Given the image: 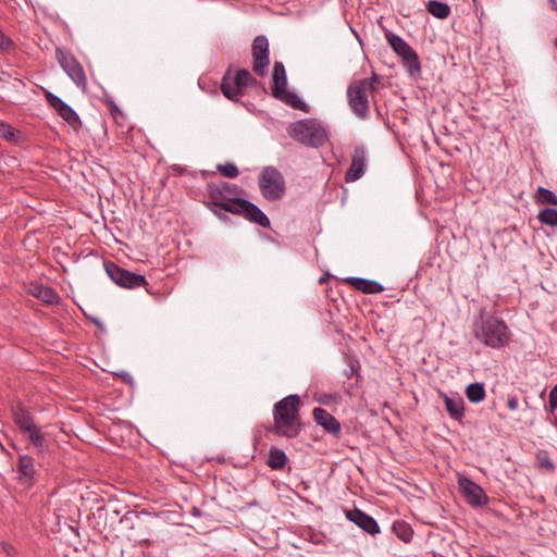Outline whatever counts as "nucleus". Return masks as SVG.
<instances>
[{"label":"nucleus","mask_w":557,"mask_h":557,"mask_svg":"<svg viewBox=\"0 0 557 557\" xmlns=\"http://www.w3.org/2000/svg\"><path fill=\"white\" fill-rule=\"evenodd\" d=\"M232 186L223 183L221 187L211 190V201L207 203L208 208L218 216H220V213L216 208H220L226 212L243 215L262 227L270 226V221L261 209L247 199L232 197Z\"/></svg>","instance_id":"f257e3e1"},{"label":"nucleus","mask_w":557,"mask_h":557,"mask_svg":"<svg viewBox=\"0 0 557 557\" xmlns=\"http://www.w3.org/2000/svg\"><path fill=\"white\" fill-rule=\"evenodd\" d=\"M300 399L297 395H288L274 406V432L286 437H296L300 431Z\"/></svg>","instance_id":"f03ea898"},{"label":"nucleus","mask_w":557,"mask_h":557,"mask_svg":"<svg viewBox=\"0 0 557 557\" xmlns=\"http://www.w3.org/2000/svg\"><path fill=\"white\" fill-rule=\"evenodd\" d=\"M287 133L294 140L314 148L321 147L327 140L324 127L313 119L300 120L289 124Z\"/></svg>","instance_id":"7ed1b4c3"},{"label":"nucleus","mask_w":557,"mask_h":557,"mask_svg":"<svg viewBox=\"0 0 557 557\" xmlns=\"http://www.w3.org/2000/svg\"><path fill=\"white\" fill-rule=\"evenodd\" d=\"M473 332L478 341L491 348H500L509 341L507 325L495 317L482 319L475 324Z\"/></svg>","instance_id":"20e7f679"},{"label":"nucleus","mask_w":557,"mask_h":557,"mask_svg":"<svg viewBox=\"0 0 557 557\" xmlns=\"http://www.w3.org/2000/svg\"><path fill=\"white\" fill-rule=\"evenodd\" d=\"M261 195L270 201L283 198L285 194V180L282 173L274 166H265L258 178Z\"/></svg>","instance_id":"39448f33"},{"label":"nucleus","mask_w":557,"mask_h":557,"mask_svg":"<svg viewBox=\"0 0 557 557\" xmlns=\"http://www.w3.org/2000/svg\"><path fill=\"white\" fill-rule=\"evenodd\" d=\"M373 88L370 79L354 82L347 89L348 102L352 111L360 117H366L369 112L368 92Z\"/></svg>","instance_id":"423d86ee"},{"label":"nucleus","mask_w":557,"mask_h":557,"mask_svg":"<svg viewBox=\"0 0 557 557\" xmlns=\"http://www.w3.org/2000/svg\"><path fill=\"white\" fill-rule=\"evenodd\" d=\"M55 58L60 66L75 83V85L85 91L87 88V78L82 64L72 55L71 52L62 48L55 49Z\"/></svg>","instance_id":"0eeeda50"},{"label":"nucleus","mask_w":557,"mask_h":557,"mask_svg":"<svg viewBox=\"0 0 557 557\" xmlns=\"http://www.w3.org/2000/svg\"><path fill=\"white\" fill-rule=\"evenodd\" d=\"M386 39L395 53L401 58L409 73L411 75L419 73L421 65L416 51L398 35L388 33Z\"/></svg>","instance_id":"6e6552de"},{"label":"nucleus","mask_w":557,"mask_h":557,"mask_svg":"<svg viewBox=\"0 0 557 557\" xmlns=\"http://www.w3.org/2000/svg\"><path fill=\"white\" fill-rule=\"evenodd\" d=\"M106 271L115 284L124 288H135L147 284L144 275L129 272L113 262L106 264Z\"/></svg>","instance_id":"1a4fd4ad"},{"label":"nucleus","mask_w":557,"mask_h":557,"mask_svg":"<svg viewBox=\"0 0 557 557\" xmlns=\"http://www.w3.org/2000/svg\"><path fill=\"white\" fill-rule=\"evenodd\" d=\"M252 70L256 74L263 76L270 63L269 41L265 36H257L252 41Z\"/></svg>","instance_id":"9d476101"},{"label":"nucleus","mask_w":557,"mask_h":557,"mask_svg":"<svg viewBox=\"0 0 557 557\" xmlns=\"http://www.w3.org/2000/svg\"><path fill=\"white\" fill-rule=\"evenodd\" d=\"M458 485L466 500L474 507H481L487 504V496L483 488L472 480L459 475Z\"/></svg>","instance_id":"9b49d317"},{"label":"nucleus","mask_w":557,"mask_h":557,"mask_svg":"<svg viewBox=\"0 0 557 557\" xmlns=\"http://www.w3.org/2000/svg\"><path fill=\"white\" fill-rule=\"evenodd\" d=\"M45 97L48 103L73 129L77 131L82 126V122L77 113L62 99L49 91L46 92Z\"/></svg>","instance_id":"f8f14e48"},{"label":"nucleus","mask_w":557,"mask_h":557,"mask_svg":"<svg viewBox=\"0 0 557 557\" xmlns=\"http://www.w3.org/2000/svg\"><path fill=\"white\" fill-rule=\"evenodd\" d=\"M346 517L349 521L357 524L363 531L369 534H376L380 532L377 522L369 515L364 513L360 509H351L346 512Z\"/></svg>","instance_id":"ddd939ff"},{"label":"nucleus","mask_w":557,"mask_h":557,"mask_svg":"<svg viewBox=\"0 0 557 557\" xmlns=\"http://www.w3.org/2000/svg\"><path fill=\"white\" fill-rule=\"evenodd\" d=\"M366 161L367 157L364 149L362 147H357L352 156L351 164L345 175L346 182H355L363 175Z\"/></svg>","instance_id":"4468645a"},{"label":"nucleus","mask_w":557,"mask_h":557,"mask_svg":"<svg viewBox=\"0 0 557 557\" xmlns=\"http://www.w3.org/2000/svg\"><path fill=\"white\" fill-rule=\"evenodd\" d=\"M314 421L321 425L326 432L338 434L341 432V423L325 409L317 407L313 409Z\"/></svg>","instance_id":"2eb2a0df"},{"label":"nucleus","mask_w":557,"mask_h":557,"mask_svg":"<svg viewBox=\"0 0 557 557\" xmlns=\"http://www.w3.org/2000/svg\"><path fill=\"white\" fill-rule=\"evenodd\" d=\"M12 417L22 433L32 431V429L37 426L30 413L20 403L12 408Z\"/></svg>","instance_id":"dca6fc26"},{"label":"nucleus","mask_w":557,"mask_h":557,"mask_svg":"<svg viewBox=\"0 0 557 557\" xmlns=\"http://www.w3.org/2000/svg\"><path fill=\"white\" fill-rule=\"evenodd\" d=\"M346 282L354 288L364 294H377L384 290L382 284L372 280L361 277H348Z\"/></svg>","instance_id":"f3484780"},{"label":"nucleus","mask_w":557,"mask_h":557,"mask_svg":"<svg viewBox=\"0 0 557 557\" xmlns=\"http://www.w3.org/2000/svg\"><path fill=\"white\" fill-rule=\"evenodd\" d=\"M29 294L42 300L46 304L52 305L59 301V295L51 287L32 283L28 287Z\"/></svg>","instance_id":"a211bd4d"},{"label":"nucleus","mask_w":557,"mask_h":557,"mask_svg":"<svg viewBox=\"0 0 557 557\" xmlns=\"http://www.w3.org/2000/svg\"><path fill=\"white\" fill-rule=\"evenodd\" d=\"M272 79V95L277 96L282 94V89L286 87V73L282 62L274 63Z\"/></svg>","instance_id":"6ab92c4d"},{"label":"nucleus","mask_w":557,"mask_h":557,"mask_svg":"<svg viewBox=\"0 0 557 557\" xmlns=\"http://www.w3.org/2000/svg\"><path fill=\"white\" fill-rule=\"evenodd\" d=\"M444 403L447 412L455 420H460L463 417V400L461 397L444 396Z\"/></svg>","instance_id":"aec40b11"},{"label":"nucleus","mask_w":557,"mask_h":557,"mask_svg":"<svg viewBox=\"0 0 557 557\" xmlns=\"http://www.w3.org/2000/svg\"><path fill=\"white\" fill-rule=\"evenodd\" d=\"M17 468L21 474V479L26 483H30L35 472L33 458L27 455L21 456L18 459Z\"/></svg>","instance_id":"412c9836"},{"label":"nucleus","mask_w":557,"mask_h":557,"mask_svg":"<svg viewBox=\"0 0 557 557\" xmlns=\"http://www.w3.org/2000/svg\"><path fill=\"white\" fill-rule=\"evenodd\" d=\"M426 10L434 17L444 20L450 14V8L447 3L437 0H430L426 3Z\"/></svg>","instance_id":"4be33fe9"},{"label":"nucleus","mask_w":557,"mask_h":557,"mask_svg":"<svg viewBox=\"0 0 557 557\" xmlns=\"http://www.w3.org/2000/svg\"><path fill=\"white\" fill-rule=\"evenodd\" d=\"M222 92L230 100H238L243 96L242 89L233 78L224 77L221 84Z\"/></svg>","instance_id":"5701e85b"},{"label":"nucleus","mask_w":557,"mask_h":557,"mask_svg":"<svg viewBox=\"0 0 557 557\" xmlns=\"http://www.w3.org/2000/svg\"><path fill=\"white\" fill-rule=\"evenodd\" d=\"M24 434L28 436V440L37 448L38 453H45L48 449V443L38 425Z\"/></svg>","instance_id":"b1692460"},{"label":"nucleus","mask_w":557,"mask_h":557,"mask_svg":"<svg viewBox=\"0 0 557 557\" xmlns=\"http://www.w3.org/2000/svg\"><path fill=\"white\" fill-rule=\"evenodd\" d=\"M466 395L469 401L478 404L485 398V388L482 383H471L467 386Z\"/></svg>","instance_id":"393cba45"},{"label":"nucleus","mask_w":557,"mask_h":557,"mask_svg":"<svg viewBox=\"0 0 557 557\" xmlns=\"http://www.w3.org/2000/svg\"><path fill=\"white\" fill-rule=\"evenodd\" d=\"M287 457L285 453L280 449L272 447L269 453L268 466L272 469H282L286 463Z\"/></svg>","instance_id":"a878e982"},{"label":"nucleus","mask_w":557,"mask_h":557,"mask_svg":"<svg viewBox=\"0 0 557 557\" xmlns=\"http://www.w3.org/2000/svg\"><path fill=\"white\" fill-rule=\"evenodd\" d=\"M534 200L539 205L557 206V196L552 190L544 187L537 188L534 195Z\"/></svg>","instance_id":"bb28decb"},{"label":"nucleus","mask_w":557,"mask_h":557,"mask_svg":"<svg viewBox=\"0 0 557 557\" xmlns=\"http://www.w3.org/2000/svg\"><path fill=\"white\" fill-rule=\"evenodd\" d=\"M274 97L283 100L285 103L292 106L295 109H302L305 106L302 100L295 92L287 91L286 88H283L282 94Z\"/></svg>","instance_id":"cd10ccee"},{"label":"nucleus","mask_w":557,"mask_h":557,"mask_svg":"<svg viewBox=\"0 0 557 557\" xmlns=\"http://www.w3.org/2000/svg\"><path fill=\"white\" fill-rule=\"evenodd\" d=\"M539 221L544 225L557 226V209L546 208L539 212Z\"/></svg>","instance_id":"c85d7f7f"},{"label":"nucleus","mask_w":557,"mask_h":557,"mask_svg":"<svg viewBox=\"0 0 557 557\" xmlns=\"http://www.w3.org/2000/svg\"><path fill=\"white\" fill-rule=\"evenodd\" d=\"M237 86L243 90L245 87L252 85L256 81L247 70H239L233 77Z\"/></svg>","instance_id":"c756f323"},{"label":"nucleus","mask_w":557,"mask_h":557,"mask_svg":"<svg viewBox=\"0 0 557 557\" xmlns=\"http://www.w3.org/2000/svg\"><path fill=\"white\" fill-rule=\"evenodd\" d=\"M218 171L224 177H228V178H235L239 174L237 166L233 163L220 164V165H218Z\"/></svg>","instance_id":"7c9ffc66"},{"label":"nucleus","mask_w":557,"mask_h":557,"mask_svg":"<svg viewBox=\"0 0 557 557\" xmlns=\"http://www.w3.org/2000/svg\"><path fill=\"white\" fill-rule=\"evenodd\" d=\"M0 138L14 141L17 138L15 131L8 124L0 122Z\"/></svg>","instance_id":"2f4dec72"},{"label":"nucleus","mask_w":557,"mask_h":557,"mask_svg":"<svg viewBox=\"0 0 557 557\" xmlns=\"http://www.w3.org/2000/svg\"><path fill=\"white\" fill-rule=\"evenodd\" d=\"M549 409L550 411L557 409V384L549 392Z\"/></svg>","instance_id":"473e14b6"},{"label":"nucleus","mask_w":557,"mask_h":557,"mask_svg":"<svg viewBox=\"0 0 557 557\" xmlns=\"http://www.w3.org/2000/svg\"><path fill=\"white\" fill-rule=\"evenodd\" d=\"M518 406H519V401H518V398L516 396H510L508 399H507V407L511 410V411H516L518 409Z\"/></svg>","instance_id":"72a5a7b5"},{"label":"nucleus","mask_w":557,"mask_h":557,"mask_svg":"<svg viewBox=\"0 0 557 557\" xmlns=\"http://www.w3.org/2000/svg\"><path fill=\"white\" fill-rule=\"evenodd\" d=\"M1 546H2L3 552H4L8 556H13V555H15L16 550H15V548H14L12 545H10V544H8V543H2V544H1Z\"/></svg>","instance_id":"f704fd0d"},{"label":"nucleus","mask_w":557,"mask_h":557,"mask_svg":"<svg viewBox=\"0 0 557 557\" xmlns=\"http://www.w3.org/2000/svg\"><path fill=\"white\" fill-rule=\"evenodd\" d=\"M333 400V396L332 395H325L322 403L325 404V405H329L331 401Z\"/></svg>","instance_id":"c9c22d12"},{"label":"nucleus","mask_w":557,"mask_h":557,"mask_svg":"<svg viewBox=\"0 0 557 557\" xmlns=\"http://www.w3.org/2000/svg\"><path fill=\"white\" fill-rule=\"evenodd\" d=\"M553 10L557 11V0H549Z\"/></svg>","instance_id":"e433bc0d"},{"label":"nucleus","mask_w":557,"mask_h":557,"mask_svg":"<svg viewBox=\"0 0 557 557\" xmlns=\"http://www.w3.org/2000/svg\"><path fill=\"white\" fill-rule=\"evenodd\" d=\"M111 112H112L113 115H115V113H120V111H119L116 106H112Z\"/></svg>","instance_id":"4c0bfd02"}]
</instances>
